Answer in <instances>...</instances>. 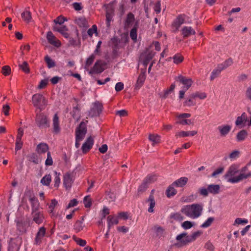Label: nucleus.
I'll return each instance as SVG.
<instances>
[{
  "instance_id": "09e8293b",
  "label": "nucleus",
  "mask_w": 251,
  "mask_h": 251,
  "mask_svg": "<svg viewBox=\"0 0 251 251\" xmlns=\"http://www.w3.org/2000/svg\"><path fill=\"white\" fill-rule=\"evenodd\" d=\"M156 179L157 176L154 174L148 176L144 180L149 184L155 181Z\"/></svg>"
},
{
  "instance_id": "603ef678",
  "label": "nucleus",
  "mask_w": 251,
  "mask_h": 251,
  "mask_svg": "<svg viewBox=\"0 0 251 251\" xmlns=\"http://www.w3.org/2000/svg\"><path fill=\"white\" fill-rule=\"evenodd\" d=\"M95 58V55L94 54H91L89 57H88L86 61L85 68L87 69L90 66H91L94 62Z\"/></svg>"
},
{
  "instance_id": "c756f323",
  "label": "nucleus",
  "mask_w": 251,
  "mask_h": 251,
  "mask_svg": "<svg viewBox=\"0 0 251 251\" xmlns=\"http://www.w3.org/2000/svg\"><path fill=\"white\" fill-rule=\"evenodd\" d=\"M146 79V76L145 74V72H142L138 76V78L137 80V82L136 84V87L139 88L143 85L145 80Z\"/></svg>"
},
{
  "instance_id": "5fc2aeb1",
  "label": "nucleus",
  "mask_w": 251,
  "mask_h": 251,
  "mask_svg": "<svg viewBox=\"0 0 251 251\" xmlns=\"http://www.w3.org/2000/svg\"><path fill=\"white\" fill-rule=\"evenodd\" d=\"M194 223L189 221H186L181 224V226L184 229H188L194 226Z\"/></svg>"
},
{
  "instance_id": "473e14b6",
  "label": "nucleus",
  "mask_w": 251,
  "mask_h": 251,
  "mask_svg": "<svg viewBox=\"0 0 251 251\" xmlns=\"http://www.w3.org/2000/svg\"><path fill=\"white\" fill-rule=\"evenodd\" d=\"M175 87L176 85L175 83L172 84L169 89H166L164 91L163 94L160 95V97L163 99H166L168 97V96L174 91V90L175 88Z\"/></svg>"
},
{
  "instance_id": "6e6d98bb",
  "label": "nucleus",
  "mask_w": 251,
  "mask_h": 251,
  "mask_svg": "<svg viewBox=\"0 0 251 251\" xmlns=\"http://www.w3.org/2000/svg\"><path fill=\"white\" fill-rule=\"evenodd\" d=\"M83 202L85 207L86 208H89L92 205V201L90 196L84 197Z\"/></svg>"
},
{
  "instance_id": "864d4df0",
  "label": "nucleus",
  "mask_w": 251,
  "mask_h": 251,
  "mask_svg": "<svg viewBox=\"0 0 251 251\" xmlns=\"http://www.w3.org/2000/svg\"><path fill=\"white\" fill-rule=\"evenodd\" d=\"M173 59L174 60V63L178 64L183 61L184 58L181 55L177 54L173 56Z\"/></svg>"
},
{
  "instance_id": "cd10ccee",
  "label": "nucleus",
  "mask_w": 251,
  "mask_h": 251,
  "mask_svg": "<svg viewBox=\"0 0 251 251\" xmlns=\"http://www.w3.org/2000/svg\"><path fill=\"white\" fill-rule=\"evenodd\" d=\"M85 227V224L82 221L77 220L74 226V229L76 232L82 231Z\"/></svg>"
},
{
  "instance_id": "f8f14e48",
  "label": "nucleus",
  "mask_w": 251,
  "mask_h": 251,
  "mask_svg": "<svg viewBox=\"0 0 251 251\" xmlns=\"http://www.w3.org/2000/svg\"><path fill=\"white\" fill-rule=\"evenodd\" d=\"M176 80H179L183 85H184L183 89L188 90L191 86L193 81L191 78H187L181 75H179Z\"/></svg>"
},
{
  "instance_id": "0e129e2a",
  "label": "nucleus",
  "mask_w": 251,
  "mask_h": 251,
  "mask_svg": "<svg viewBox=\"0 0 251 251\" xmlns=\"http://www.w3.org/2000/svg\"><path fill=\"white\" fill-rule=\"evenodd\" d=\"M11 69L9 66H4L2 68V73L5 76L9 75L10 73Z\"/></svg>"
},
{
  "instance_id": "6e6552de",
  "label": "nucleus",
  "mask_w": 251,
  "mask_h": 251,
  "mask_svg": "<svg viewBox=\"0 0 251 251\" xmlns=\"http://www.w3.org/2000/svg\"><path fill=\"white\" fill-rule=\"evenodd\" d=\"M74 179L75 176L73 172H68L64 175L63 178V184L66 189H69L71 187Z\"/></svg>"
},
{
  "instance_id": "8fccbe9b",
  "label": "nucleus",
  "mask_w": 251,
  "mask_h": 251,
  "mask_svg": "<svg viewBox=\"0 0 251 251\" xmlns=\"http://www.w3.org/2000/svg\"><path fill=\"white\" fill-rule=\"evenodd\" d=\"M79 111L80 110L77 106L74 107L71 113L74 119H76L77 120L79 119L80 115Z\"/></svg>"
},
{
  "instance_id": "9b49d317",
  "label": "nucleus",
  "mask_w": 251,
  "mask_h": 251,
  "mask_svg": "<svg viewBox=\"0 0 251 251\" xmlns=\"http://www.w3.org/2000/svg\"><path fill=\"white\" fill-rule=\"evenodd\" d=\"M94 137L92 136L88 137L85 142L83 144L81 149L84 153H86L92 148L94 144Z\"/></svg>"
},
{
  "instance_id": "338daca9",
  "label": "nucleus",
  "mask_w": 251,
  "mask_h": 251,
  "mask_svg": "<svg viewBox=\"0 0 251 251\" xmlns=\"http://www.w3.org/2000/svg\"><path fill=\"white\" fill-rule=\"evenodd\" d=\"M97 31V26L96 25H93L92 27L88 30V34L92 37L94 33H96Z\"/></svg>"
},
{
  "instance_id": "4c0bfd02",
  "label": "nucleus",
  "mask_w": 251,
  "mask_h": 251,
  "mask_svg": "<svg viewBox=\"0 0 251 251\" xmlns=\"http://www.w3.org/2000/svg\"><path fill=\"white\" fill-rule=\"evenodd\" d=\"M194 99H195V98H192L191 94H190L188 98L184 102L183 105L188 107L195 105L196 103L194 101Z\"/></svg>"
},
{
  "instance_id": "c85d7f7f",
  "label": "nucleus",
  "mask_w": 251,
  "mask_h": 251,
  "mask_svg": "<svg viewBox=\"0 0 251 251\" xmlns=\"http://www.w3.org/2000/svg\"><path fill=\"white\" fill-rule=\"evenodd\" d=\"M188 180L187 177H182L174 182L173 184L177 187H182L187 183Z\"/></svg>"
},
{
  "instance_id": "37998d69",
  "label": "nucleus",
  "mask_w": 251,
  "mask_h": 251,
  "mask_svg": "<svg viewBox=\"0 0 251 251\" xmlns=\"http://www.w3.org/2000/svg\"><path fill=\"white\" fill-rule=\"evenodd\" d=\"M201 234V232L198 231L192 233L191 235H189L190 237L187 238V242H192L194 241L197 237Z\"/></svg>"
},
{
  "instance_id": "a19ab883",
  "label": "nucleus",
  "mask_w": 251,
  "mask_h": 251,
  "mask_svg": "<svg viewBox=\"0 0 251 251\" xmlns=\"http://www.w3.org/2000/svg\"><path fill=\"white\" fill-rule=\"evenodd\" d=\"M149 184L144 180L141 184L139 186L138 189V195H140L141 194L144 193L148 187Z\"/></svg>"
},
{
  "instance_id": "1a4fd4ad",
  "label": "nucleus",
  "mask_w": 251,
  "mask_h": 251,
  "mask_svg": "<svg viewBox=\"0 0 251 251\" xmlns=\"http://www.w3.org/2000/svg\"><path fill=\"white\" fill-rule=\"evenodd\" d=\"M185 15H179L174 20L172 25L174 32L178 31L180 26L185 23Z\"/></svg>"
},
{
  "instance_id": "4468645a",
  "label": "nucleus",
  "mask_w": 251,
  "mask_h": 251,
  "mask_svg": "<svg viewBox=\"0 0 251 251\" xmlns=\"http://www.w3.org/2000/svg\"><path fill=\"white\" fill-rule=\"evenodd\" d=\"M248 122V116L245 112H243L241 116H238L235 121V125L242 128L245 126V123Z\"/></svg>"
},
{
  "instance_id": "b1692460",
  "label": "nucleus",
  "mask_w": 251,
  "mask_h": 251,
  "mask_svg": "<svg viewBox=\"0 0 251 251\" xmlns=\"http://www.w3.org/2000/svg\"><path fill=\"white\" fill-rule=\"evenodd\" d=\"M75 23L80 27H87L88 26V22L84 17H80L75 20Z\"/></svg>"
},
{
  "instance_id": "58836bf2",
  "label": "nucleus",
  "mask_w": 251,
  "mask_h": 251,
  "mask_svg": "<svg viewBox=\"0 0 251 251\" xmlns=\"http://www.w3.org/2000/svg\"><path fill=\"white\" fill-rule=\"evenodd\" d=\"M114 15L113 12L112 10H107L106 13V25L107 27H109L110 25V22L112 20V18Z\"/></svg>"
},
{
  "instance_id": "7ed1b4c3",
  "label": "nucleus",
  "mask_w": 251,
  "mask_h": 251,
  "mask_svg": "<svg viewBox=\"0 0 251 251\" xmlns=\"http://www.w3.org/2000/svg\"><path fill=\"white\" fill-rule=\"evenodd\" d=\"M250 164H248L246 166L243 167L240 172L239 176L236 177L229 178L228 181L231 183H237L243 179H247L251 177V171H248V167Z\"/></svg>"
},
{
  "instance_id": "0eeeda50",
  "label": "nucleus",
  "mask_w": 251,
  "mask_h": 251,
  "mask_svg": "<svg viewBox=\"0 0 251 251\" xmlns=\"http://www.w3.org/2000/svg\"><path fill=\"white\" fill-rule=\"evenodd\" d=\"M102 104L99 101H96L93 103V107L89 111L88 116L90 117L98 116L102 111Z\"/></svg>"
},
{
  "instance_id": "e433bc0d",
  "label": "nucleus",
  "mask_w": 251,
  "mask_h": 251,
  "mask_svg": "<svg viewBox=\"0 0 251 251\" xmlns=\"http://www.w3.org/2000/svg\"><path fill=\"white\" fill-rule=\"evenodd\" d=\"M223 70V69L221 68L220 66L219 65L217 69H214L211 73L210 79L211 80H213L216 77H217L221 73V71Z\"/></svg>"
},
{
  "instance_id": "69168bd1",
  "label": "nucleus",
  "mask_w": 251,
  "mask_h": 251,
  "mask_svg": "<svg viewBox=\"0 0 251 251\" xmlns=\"http://www.w3.org/2000/svg\"><path fill=\"white\" fill-rule=\"evenodd\" d=\"M53 29L54 31H58V32H60L61 34L63 31H66L67 30V28L64 25L62 26L61 27H58L57 26H54L53 27Z\"/></svg>"
},
{
  "instance_id": "13d9d810",
  "label": "nucleus",
  "mask_w": 251,
  "mask_h": 251,
  "mask_svg": "<svg viewBox=\"0 0 251 251\" xmlns=\"http://www.w3.org/2000/svg\"><path fill=\"white\" fill-rule=\"evenodd\" d=\"M19 67L25 73H29L30 70L27 62L24 61L22 64L19 65Z\"/></svg>"
},
{
  "instance_id": "4d7b16f0",
  "label": "nucleus",
  "mask_w": 251,
  "mask_h": 251,
  "mask_svg": "<svg viewBox=\"0 0 251 251\" xmlns=\"http://www.w3.org/2000/svg\"><path fill=\"white\" fill-rule=\"evenodd\" d=\"M214 220V219L213 217L208 218L207 220L201 226V227L202 228L208 227L211 225Z\"/></svg>"
},
{
  "instance_id": "9d476101",
  "label": "nucleus",
  "mask_w": 251,
  "mask_h": 251,
  "mask_svg": "<svg viewBox=\"0 0 251 251\" xmlns=\"http://www.w3.org/2000/svg\"><path fill=\"white\" fill-rule=\"evenodd\" d=\"M31 215L33 221L38 225L42 224L45 219L43 212L40 210L32 211Z\"/></svg>"
},
{
  "instance_id": "f704fd0d",
  "label": "nucleus",
  "mask_w": 251,
  "mask_h": 251,
  "mask_svg": "<svg viewBox=\"0 0 251 251\" xmlns=\"http://www.w3.org/2000/svg\"><path fill=\"white\" fill-rule=\"evenodd\" d=\"M22 18L27 23L31 21L32 19L31 14L29 11L25 10L21 14Z\"/></svg>"
},
{
  "instance_id": "c03bdc74",
  "label": "nucleus",
  "mask_w": 251,
  "mask_h": 251,
  "mask_svg": "<svg viewBox=\"0 0 251 251\" xmlns=\"http://www.w3.org/2000/svg\"><path fill=\"white\" fill-rule=\"evenodd\" d=\"M51 180V176L47 175L41 179V183L44 185L48 186L50 185Z\"/></svg>"
},
{
  "instance_id": "c9c22d12",
  "label": "nucleus",
  "mask_w": 251,
  "mask_h": 251,
  "mask_svg": "<svg viewBox=\"0 0 251 251\" xmlns=\"http://www.w3.org/2000/svg\"><path fill=\"white\" fill-rule=\"evenodd\" d=\"M173 185L174 184H172L169 186L166 191V195L168 198L174 196L176 194L177 191L173 186Z\"/></svg>"
},
{
  "instance_id": "2eb2a0df",
  "label": "nucleus",
  "mask_w": 251,
  "mask_h": 251,
  "mask_svg": "<svg viewBox=\"0 0 251 251\" xmlns=\"http://www.w3.org/2000/svg\"><path fill=\"white\" fill-rule=\"evenodd\" d=\"M102 63L101 60H97L93 67L90 71L89 74H100L102 72L104 69L102 68Z\"/></svg>"
},
{
  "instance_id": "bf43d9fd",
  "label": "nucleus",
  "mask_w": 251,
  "mask_h": 251,
  "mask_svg": "<svg viewBox=\"0 0 251 251\" xmlns=\"http://www.w3.org/2000/svg\"><path fill=\"white\" fill-rule=\"evenodd\" d=\"M175 136L176 138L178 137H186L189 136V131H181L176 133Z\"/></svg>"
},
{
  "instance_id": "5701e85b",
  "label": "nucleus",
  "mask_w": 251,
  "mask_h": 251,
  "mask_svg": "<svg viewBox=\"0 0 251 251\" xmlns=\"http://www.w3.org/2000/svg\"><path fill=\"white\" fill-rule=\"evenodd\" d=\"M218 129L220 132L221 136H226L227 135L231 129V126L229 125H225L224 126H219Z\"/></svg>"
},
{
  "instance_id": "f257e3e1",
  "label": "nucleus",
  "mask_w": 251,
  "mask_h": 251,
  "mask_svg": "<svg viewBox=\"0 0 251 251\" xmlns=\"http://www.w3.org/2000/svg\"><path fill=\"white\" fill-rule=\"evenodd\" d=\"M202 210L203 206L201 204L195 203L184 206L180 211L187 217L196 219L201 215Z\"/></svg>"
},
{
  "instance_id": "7c9ffc66",
  "label": "nucleus",
  "mask_w": 251,
  "mask_h": 251,
  "mask_svg": "<svg viewBox=\"0 0 251 251\" xmlns=\"http://www.w3.org/2000/svg\"><path fill=\"white\" fill-rule=\"evenodd\" d=\"M48 150V145L46 143H40L37 147V151L39 153H45Z\"/></svg>"
},
{
  "instance_id": "680f3d73",
  "label": "nucleus",
  "mask_w": 251,
  "mask_h": 251,
  "mask_svg": "<svg viewBox=\"0 0 251 251\" xmlns=\"http://www.w3.org/2000/svg\"><path fill=\"white\" fill-rule=\"evenodd\" d=\"M153 229L156 232V236L160 237L163 233V229L160 226H155L153 227Z\"/></svg>"
},
{
  "instance_id": "423d86ee",
  "label": "nucleus",
  "mask_w": 251,
  "mask_h": 251,
  "mask_svg": "<svg viewBox=\"0 0 251 251\" xmlns=\"http://www.w3.org/2000/svg\"><path fill=\"white\" fill-rule=\"evenodd\" d=\"M36 123L37 126L41 128H47L50 126L47 117L43 113L37 115Z\"/></svg>"
},
{
  "instance_id": "de8ad7c7",
  "label": "nucleus",
  "mask_w": 251,
  "mask_h": 251,
  "mask_svg": "<svg viewBox=\"0 0 251 251\" xmlns=\"http://www.w3.org/2000/svg\"><path fill=\"white\" fill-rule=\"evenodd\" d=\"M137 27L136 25H135L134 27L131 30L130 32V36L131 38L134 41L136 42L137 41Z\"/></svg>"
},
{
  "instance_id": "2f4dec72",
  "label": "nucleus",
  "mask_w": 251,
  "mask_h": 251,
  "mask_svg": "<svg viewBox=\"0 0 251 251\" xmlns=\"http://www.w3.org/2000/svg\"><path fill=\"white\" fill-rule=\"evenodd\" d=\"M248 133L246 130L243 129L239 132L236 135L237 141L241 142L244 141L247 137Z\"/></svg>"
},
{
  "instance_id": "a18cd8bd",
  "label": "nucleus",
  "mask_w": 251,
  "mask_h": 251,
  "mask_svg": "<svg viewBox=\"0 0 251 251\" xmlns=\"http://www.w3.org/2000/svg\"><path fill=\"white\" fill-rule=\"evenodd\" d=\"M45 61L46 62L47 66L49 68H51L55 66V62L48 55H46L45 56Z\"/></svg>"
},
{
  "instance_id": "dca6fc26",
  "label": "nucleus",
  "mask_w": 251,
  "mask_h": 251,
  "mask_svg": "<svg viewBox=\"0 0 251 251\" xmlns=\"http://www.w3.org/2000/svg\"><path fill=\"white\" fill-rule=\"evenodd\" d=\"M16 226L17 230L22 234L25 233L26 231V223L23 220H17Z\"/></svg>"
},
{
  "instance_id": "f03ea898",
  "label": "nucleus",
  "mask_w": 251,
  "mask_h": 251,
  "mask_svg": "<svg viewBox=\"0 0 251 251\" xmlns=\"http://www.w3.org/2000/svg\"><path fill=\"white\" fill-rule=\"evenodd\" d=\"M32 101L33 105L41 111L45 109L48 103L47 100L42 94L38 93L33 95Z\"/></svg>"
},
{
  "instance_id": "393cba45",
  "label": "nucleus",
  "mask_w": 251,
  "mask_h": 251,
  "mask_svg": "<svg viewBox=\"0 0 251 251\" xmlns=\"http://www.w3.org/2000/svg\"><path fill=\"white\" fill-rule=\"evenodd\" d=\"M53 132L58 133L60 131V127L59 126V118L56 114L54 115L53 118Z\"/></svg>"
},
{
  "instance_id": "774afa93",
  "label": "nucleus",
  "mask_w": 251,
  "mask_h": 251,
  "mask_svg": "<svg viewBox=\"0 0 251 251\" xmlns=\"http://www.w3.org/2000/svg\"><path fill=\"white\" fill-rule=\"evenodd\" d=\"M204 248L210 251H213L214 250V247L213 245L210 241H208L205 243L204 245Z\"/></svg>"
},
{
  "instance_id": "bb28decb",
  "label": "nucleus",
  "mask_w": 251,
  "mask_h": 251,
  "mask_svg": "<svg viewBox=\"0 0 251 251\" xmlns=\"http://www.w3.org/2000/svg\"><path fill=\"white\" fill-rule=\"evenodd\" d=\"M207 188L209 193L214 195L219 193L220 188V185L218 184H210L208 186Z\"/></svg>"
},
{
  "instance_id": "79ce46f5",
  "label": "nucleus",
  "mask_w": 251,
  "mask_h": 251,
  "mask_svg": "<svg viewBox=\"0 0 251 251\" xmlns=\"http://www.w3.org/2000/svg\"><path fill=\"white\" fill-rule=\"evenodd\" d=\"M170 218L171 219H173L174 220L178 222H181L184 219V217L178 212L175 213L171 214L170 216Z\"/></svg>"
},
{
  "instance_id": "ddd939ff",
  "label": "nucleus",
  "mask_w": 251,
  "mask_h": 251,
  "mask_svg": "<svg viewBox=\"0 0 251 251\" xmlns=\"http://www.w3.org/2000/svg\"><path fill=\"white\" fill-rule=\"evenodd\" d=\"M46 229L44 226L40 227L37 232L35 238V244L40 245L42 241L43 238L45 235Z\"/></svg>"
},
{
  "instance_id": "3c124183",
  "label": "nucleus",
  "mask_w": 251,
  "mask_h": 251,
  "mask_svg": "<svg viewBox=\"0 0 251 251\" xmlns=\"http://www.w3.org/2000/svg\"><path fill=\"white\" fill-rule=\"evenodd\" d=\"M28 157L29 161L32 162L35 164H38L40 162V160L37 155L35 153H32L29 155Z\"/></svg>"
},
{
  "instance_id": "4be33fe9",
  "label": "nucleus",
  "mask_w": 251,
  "mask_h": 251,
  "mask_svg": "<svg viewBox=\"0 0 251 251\" xmlns=\"http://www.w3.org/2000/svg\"><path fill=\"white\" fill-rule=\"evenodd\" d=\"M149 140L152 142V145L154 146L160 142V136L158 134H150Z\"/></svg>"
},
{
  "instance_id": "72a5a7b5",
  "label": "nucleus",
  "mask_w": 251,
  "mask_h": 251,
  "mask_svg": "<svg viewBox=\"0 0 251 251\" xmlns=\"http://www.w3.org/2000/svg\"><path fill=\"white\" fill-rule=\"evenodd\" d=\"M135 20L134 15L132 13H129L126 17L125 22V26L128 27Z\"/></svg>"
},
{
  "instance_id": "a878e982",
  "label": "nucleus",
  "mask_w": 251,
  "mask_h": 251,
  "mask_svg": "<svg viewBox=\"0 0 251 251\" xmlns=\"http://www.w3.org/2000/svg\"><path fill=\"white\" fill-rule=\"evenodd\" d=\"M238 172L237 167L235 165L231 166L228 169V171L225 175L226 177L232 176H235Z\"/></svg>"
},
{
  "instance_id": "a211bd4d",
  "label": "nucleus",
  "mask_w": 251,
  "mask_h": 251,
  "mask_svg": "<svg viewBox=\"0 0 251 251\" xmlns=\"http://www.w3.org/2000/svg\"><path fill=\"white\" fill-rule=\"evenodd\" d=\"M47 38L50 44L55 47H59L61 45V43L59 41L55 40V37L51 31L48 32Z\"/></svg>"
},
{
  "instance_id": "49530a36",
  "label": "nucleus",
  "mask_w": 251,
  "mask_h": 251,
  "mask_svg": "<svg viewBox=\"0 0 251 251\" xmlns=\"http://www.w3.org/2000/svg\"><path fill=\"white\" fill-rule=\"evenodd\" d=\"M207 96L206 93L203 92V93H200L199 92H197L196 93H192L191 94V97L192 98H199L201 100H203L206 98Z\"/></svg>"
},
{
  "instance_id": "20e7f679",
  "label": "nucleus",
  "mask_w": 251,
  "mask_h": 251,
  "mask_svg": "<svg viewBox=\"0 0 251 251\" xmlns=\"http://www.w3.org/2000/svg\"><path fill=\"white\" fill-rule=\"evenodd\" d=\"M87 133L86 125L85 122H81L75 131V139L77 141H82Z\"/></svg>"
},
{
  "instance_id": "ea45409f",
  "label": "nucleus",
  "mask_w": 251,
  "mask_h": 251,
  "mask_svg": "<svg viewBox=\"0 0 251 251\" xmlns=\"http://www.w3.org/2000/svg\"><path fill=\"white\" fill-rule=\"evenodd\" d=\"M233 63V59L231 58H229L226 59L225 61H224L222 64H220L219 65L223 70L226 69L228 67L231 66Z\"/></svg>"
},
{
  "instance_id": "6ab92c4d",
  "label": "nucleus",
  "mask_w": 251,
  "mask_h": 251,
  "mask_svg": "<svg viewBox=\"0 0 251 251\" xmlns=\"http://www.w3.org/2000/svg\"><path fill=\"white\" fill-rule=\"evenodd\" d=\"M29 200L31 202L32 211L39 210V203L38 200L34 196H30Z\"/></svg>"
},
{
  "instance_id": "e2e57ef3",
  "label": "nucleus",
  "mask_w": 251,
  "mask_h": 251,
  "mask_svg": "<svg viewBox=\"0 0 251 251\" xmlns=\"http://www.w3.org/2000/svg\"><path fill=\"white\" fill-rule=\"evenodd\" d=\"M53 164V161L50 152L47 153V158L45 162V164L47 166H50Z\"/></svg>"
},
{
  "instance_id": "aec40b11",
  "label": "nucleus",
  "mask_w": 251,
  "mask_h": 251,
  "mask_svg": "<svg viewBox=\"0 0 251 251\" xmlns=\"http://www.w3.org/2000/svg\"><path fill=\"white\" fill-rule=\"evenodd\" d=\"M146 202L148 203L149 205L148 211L150 213L153 212V208L155 205V201L154 196H152V195L150 196L148 200L146 201Z\"/></svg>"
},
{
  "instance_id": "412c9836",
  "label": "nucleus",
  "mask_w": 251,
  "mask_h": 251,
  "mask_svg": "<svg viewBox=\"0 0 251 251\" xmlns=\"http://www.w3.org/2000/svg\"><path fill=\"white\" fill-rule=\"evenodd\" d=\"M107 220L108 223V230L113 225H117L119 222L118 218L115 216H108L107 218Z\"/></svg>"
},
{
  "instance_id": "052dcab7",
  "label": "nucleus",
  "mask_w": 251,
  "mask_h": 251,
  "mask_svg": "<svg viewBox=\"0 0 251 251\" xmlns=\"http://www.w3.org/2000/svg\"><path fill=\"white\" fill-rule=\"evenodd\" d=\"M74 240L78 244L79 246L84 247L86 244V241L84 240H82L80 238H77L75 236H73V237Z\"/></svg>"
},
{
  "instance_id": "39448f33",
  "label": "nucleus",
  "mask_w": 251,
  "mask_h": 251,
  "mask_svg": "<svg viewBox=\"0 0 251 251\" xmlns=\"http://www.w3.org/2000/svg\"><path fill=\"white\" fill-rule=\"evenodd\" d=\"M188 237H190V236L186 232H183L178 235L176 237V240L177 242L175 244V246L179 248L186 246L190 243L187 241Z\"/></svg>"
},
{
  "instance_id": "f3484780",
  "label": "nucleus",
  "mask_w": 251,
  "mask_h": 251,
  "mask_svg": "<svg viewBox=\"0 0 251 251\" xmlns=\"http://www.w3.org/2000/svg\"><path fill=\"white\" fill-rule=\"evenodd\" d=\"M181 34L183 35V38H185L191 35L195 34L196 32L192 27L185 26L181 29Z\"/></svg>"
}]
</instances>
